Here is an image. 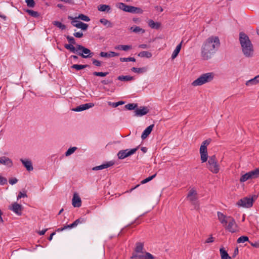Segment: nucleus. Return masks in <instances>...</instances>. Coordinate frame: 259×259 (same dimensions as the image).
I'll return each mask as SVG.
<instances>
[{
	"label": "nucleus",
	"mask_w": 259,
	"mask_h": 259,
	"mask_svg": "<svg viewBox=\"0 0 259 259\" xmlns=\"http://www.w3.org/2000/svg\"><path fill=\"white\" fill-rule=\"evenodd\" d=\"M220 41L216 36L208 37L203 43L201 49V57L203 60L211 58L219 48Z\"/></svg>",
	"instance_id": "obj_1"
},
{
	"label": "nucleus",
	"mask_w": 259,
	"mask_h": 259,
	"mask_svg": "<svg viewBox=\"0 0 259 259\" xmlns=\"http://www.w3.org/2000/svg\"><path fill=\"white\" fill-rule=\"evenodd\" d=\"M64 47L73 53H77L83 58H91L94 55V53L91 52L90 49L80 45H77L76 48L71 45H65Z\"/></svg>",
	"instance_id": "obj_2"
},
{
	"label": "nucleus",
	"mask_w": 259,
	"mask_h": 259,
	"mask_svg": "<svg viewBox=\"0 0 259 259\" xmlns=\"http://www.w3.org/2000/svg\"><path fill=\"white\" fill-rule=\"evenodd\" d=\"M215 76L213 72H208L201 74L198 78L194 80L192 85L196 87L200 86L213 80Z\"/></svg>",
	"instance_id": "obj_3"
},
{
	"label": "nucleus",
	"mask_w": 259,
	"mask_h": 259,
	"mask_svg": "<svg viewBox=\"0 0 259 259\" xmlns=\"http://www.w3.org/2000/svg\"><path fill=\"white\" fill-rule=\"evenodd\" d=\"M207 167L213 174H216L219 172L220 166L215 156L213 155L209 157Z\"/></svg>",
	"instance_id": "obj_4"
},
{
	"label": "nucleus",
	"mask_w": 259,
	"mask_h": 259,
	"mask_svg": "<svg viewBox=\"0 0 259 259\" xmlns=\"http://www.w3.org/2000/svg\"><path fill=\"white\" fill-rule=\"evenodd\" d=\"M257 198V196L255 195L244 197L237 202V205L240 207L250 208L252 207L253 202Z\"/></svg>",
	"instance_id": "obj_5"
},
{
	"label": "nucleus",
	"mask_w": 259,
	"mask_h": 259,
	"mask_svg": "<svg viewBox=\"0 0 259 259\" xmlns=\"http://www.w3.org/2000/svg\"><path fill=\"white\" fill-rule=\"evenodd\" d=\"M259 178V167L250 171L242 175L240 179V182H244L248 180H252Z\"/></svg>",
	"instance_id": "obj_6"
},
{
	"label": "nucleus",
	"mask_w": 259,
	"mask_h": 259,
	"mask_svg": "<svg viewBox=\"0 0 259 259\" xmlns=\"http://www.w3.org/2000/svg\"><path fill=\"white\" fill-rule=\"evenodd\" d=\"M187 199L194 206L195 209L198 208L199 204L197 201V193L195 190L192 189L190 190L187 195Z\"/></svg>",
	"instance_id": "obj_7"
},
{
	"label": "nucleus",
	"mask_w": 259,
	"mask_h": 259,
	"mask_svg": "<svg viewBox=\"0 0 259 259\" xmlns=\"http://www.w3.org/2000/svg\"><path fill=\"white\" fill-rule=\"evenodd\" d=\"M138 147H137L136 148H134V149L120 150L117 153V156L119 159H123L134 154L136 152V151L138 150Z\"/></svg>",
	"instance_id": "obj_8"
},
{
	"label": "nucleus",
	"mask_w": 259,
	"mask_h": 259,
	"mask_svg": "<svg viewBox=\"0 0 259 259\" xmlns=\"http://www.w3.org/2000/svg\"><path fill=\"white\" fill-rule=\"evenodd\" d=\"M224 227L225 228L226 230L231 233H234L237 230V225L236 222L232 217L230 218H229L227 224H226Z\"/></svg>",
	"instance_id": "obj_9"
},
{
	"label": "nucleus",
	"mask_w": 259,
	"mask_h": 259,
	"mask_svg": "<svg viewBox=\"0 0 259 259\" xmlns=\"http://www.w3.org/2000/svg\"><path fill=\"white\" fill-rule=\"evenodd\" d=\"M144 249V243L142 242H137L136 244V247L135 249V251L133 252L132 256H131V258L136 259V257H134L135 255H142L144 253L143 252Z\"/></svg>",
	"instance_id": "obj_10"
},
{
	"label": "nucleus",
	"mask_w": 259,
	"mask_h": 259,
	"mask_svg": "<svg viewBox=\"0 0 259 259\" xmlns=\"http://www.w3.org/2000/svg\"><path fill=\"white\" fill-rule=\"evenodd\" d=\"M239 41L241 46L252 45L248 36L243 32L239 33Z\"/></svg>",
	"instance_id": "obj_11"
},
{
	"label": "nucleus",
	"mask_w": 259,
	"mask_h": 259,
	"mask_svg": "<svg viewBox=\"0 0 259 259\" xmlns=\"http://www.w3.org/2000/svg\"><path fill=\"white\" fill-rule=\"evenodd\" d=\"M243 54L246 57H250L252 56L253 53V46H241Z\"/></svg>",
	"instance_id": "obj_12"
},
{
	"label": "nucleus",
	"mask_w": 259,
	"mask_h": 259,
	"mask_svg": "<svg viewBox=\"0 0 259 259\" xmlns=\"http://www.w3.org/2000/svg\"><path fill=\"white\" fill-rule=\"evenodd\" d=\"M9 209L18 215L22 214V206L16 202L13 203L11 206H10Z\"/></svg>",
	"instance_id": "obj_13"
},
{
	"label": "nucleus",
	"mask_w": 259,
	"mask_h": 259,
	"mask_svg": "<svg viewBox=\"0 0 259 259\" xmlns=\"http://www.w3.org/2000/svg\"><path fill=\"white\" fill-rule=\"evenodd\" d=\"M94 106V104L93 103H89L84 104L80 105L79 106H77L76 107L72 109V110L75 112H80L82 111H84L87 109H89L91 108H92Z\"/></svg>",
	"instance_id": "obj_14"
},
{
	"label": "nucleus",
	"mask_w": 259,
	"mask_h": 259,
	"mask_svg": "<svg viewBox=\"0 0 259 259\" xmlns=\"http://www.w3.org/2000/svg\"><path fill=\"white\" fill-rule=\"evenodd\" d=\"M200 154L202 162H206L208 159L207 147H205L203 145H201L200 147Z\"/></svg>",
	"instance_id": "obj_15"
},
{
	"label": "nucleus",
	"mask_w": 259,
	"mask_h": 259,
	"mask_svg": "<svg viewBox=\"0 0 259 259\" xmlns=\"http://www.w3.org/2000/svg\"><path fill=\"white\" fill-rule=\"evenodd\" d=\"M72 204L74 207H79L81 205V200L77 193L73 194Z\"/></svg>",
	"instance_id": "obj_16"
},
{
	"label": "nucleus",
	"mask_w": 259,
	"mask_h": 259,
	"mask_svg": "<svg viewBox=\"0 0 259 259\" xmlns=\"http://www.w3.org/2000/svg\"><path fill=\"white\" fill-rule=\"evenodd\" d=\"M149 112V109L146 107H141L139 109H137L135 111V116H142L146 115Z\"/></svg>",
	"instance_id": "obj_17"
},
{
	"label": "nucleus",
	"mask_w": 259,
	"mask_h": 259,
	"mask_svg": "<svg viewBox=\"0 0 259 259\" xmlns=\"http://www.w3.org/2000/svg\"><path fill=\"white\" fill-rule=\"evenodd\" d=\"M217 214L219 221L223 225V226L226 224H227V222L229 220V218H230L231 217V216L225 215L223 213L220 211L218 212Z\"/></svg>",
	"instance_id": "obj_18"
},
{
	"label": "nucleus",
	"mask_w": 259,
	"mask_h": 259,
	"mask_svg": "<svg viewBox=\"0 0 259 259\" xmlns=\"http://www.w3.org/2000/svg\"><path fill=\"white\" fill-rule=\"evenodd\" d=\"M20 161L28 171H32L33 169L32 163L30 160L21 159Z\"/></svg>",
	"instance_id": "obj_19"
},
{
	"label": "nucleus",
	"mask_w": 259,
	"mask_h": 259,
	"mask_svg": "<svg viewBox=\"0 0 259 259\" xmlns=\"http://www.w3.org/2000/svg\"><path fill=\"white\" fill-rule=\"evenodd\" d=\"M114 162L113 161H110L106 162V163H104L102 165L94 167L93 168V170H102L103 169L106 168L110 166H111L113 165H114Z\"/></svg>",
	"instance_id": "obj_20"
},
{
	"label": "nucleus",
	"mask_w": 259,
	"mask_h": 259,
	"mask_svg": "<svg viewBox=\"0 0 259 259\" xmlns=\"http://www.w3.org/2000/svg\"><path fill=\"white\" fill-rule=\"evenodd\" d=\"M0 163L6 165L9 167H11L13 165L12 160L9 157L5 156L0 157Z\"/></svg>",
	"instance_id": "obj_21"
},
{
	"label": "nucleus",
	"mask_w": 259,
	"mask_h": 259,
	"mask_svg": "<svg viewBox=\"0 0 259 259\" xmlns=\"http://www.w3.org/2000/svg\"><path fill=\"white\" fill-rule=\"evenodd\" d=\"M154 124H151L150 125H149V126H148L144 131V132H143L142 134V136H141V138L144 140L145 139H146L148 136L151 133V132H152L153 127H154Z\"/></svg>",
	"instance_id": "obj_22"
},
{
	"label": "nucleus",
	"mask_w": 259,
	"mask_h": 259,
	"mask_svg": "<svg viewBox=\"0 0 259 259\" xmlns=\"http://www.w3.org/2000/svg\"><path fill=\"white\" fill-rule=\"evenodd\" d=\"M119 54L117 53H115L114 52H101L100 53V56L102 57H106V58H111L115 56H118Z\"/></svg>",
	"instance_id": "obj_23"
},
{
	"label": "nucleus",
	"mask_w": 259,
	"mask_h": 259,
	"mask_svg": "<svg viewBox=\"0 0 259 259\" xmlns=\"http://www.w3.org/2000/svg\"><path fill=\"white\" fill-rule=\"evenodd\" d=\"M136 259H154V256L151 253L145 252L142 255H135Z\"/></svg>",
	"instance_id": "obj_24"
},
{
	"label": "nucleus",
	"mask_w": 259,
	"mask_h": 259,
	"mask_svg": "<svg viewBox=\"0 0 259 259\" xmlns=\"http://www.w3.org/2000/svg\"><path fill=\"white\" fill-rule=\"evenodd\" d=\"M85 220L83 218H80L77 220H76L73 223L71 224L68 225V228L71 229L76 227L79 224L83 223L85 222Z\"/></svg>",
	"instance_id": "obj_25"
},
{
	"label": "nucleus",
	"mask_w": 259,
	"mask_h": 259,
	"mask_svg": "<svg viewBox=\"0 0 259 259\" xmlns=\"http://www.w3.org/2000/svg\"><path fill=\"white\" fill-rule=\"evenodd\" d=\"M259 82V75L256 76L253 78H252L248 81H247L245 83V84L247 86H251L252 85H254Z\"/></svg>",
	"instance_id": "obj_26"
},
{
	"label": "nucleus",
	"mask_w": 259,
	"mask_h": 259,
	"mask_svg": "<svg viewBox=\"0 0 259 259\" xmlns=\"http://www.w3.org/2000/svg\"><path fill=\"white\" fill-rule=\"evenodd\" d=\"M220 252L222 259H232L224 247H221L220 249Z\"/></svg>",
	"instance_id": "obj_27"
},
{
	"label": "nucleus",
	"mask_w": 259,
	"mask_h": 259,
	"mask_svg": "<svg viewBox=\"0 0 259 259\" xmlns=\"http://www.w3.org/2000/svg\"><path fill=\"white\" fill-rule=\"evenodd\" d=\"M148 26L153 29H158L160 26V24L158 22H155L152 20H149L148 22Z\"/></svg>",
	"instance_id": "obj_28"
},
{
	"label": "nucleus",
	"mask_w": 259,
	"mask_h": 259,
	"mask_svg": "<svg viewBox=\"0 0 259 259\" xmlns=\"http://www.w3.org/2000/svg\"><path fill=\"white\" fill-rule=\"evenodd\" d=\"M98 10L101 12H109L110 11L111 8L109 5H100L98 6Z\"/></svg>",
	"instance_id": "obj_29"
},
{
	"label": "nucleus",
	"mask_w": 259,
	"mask_h": 259,
	"mask_svg": "<svg viewBox=\"0 0 259 259\" xmlns=\"http://www.w3.org/2000/svg\"><path fill=\"white\" fill-rule=\"evenodd\" d=\"M182 43V42H181L179 45H178L177 46L175 50H174V51L173 52L172 55H171L172 59H174L175 58H176L177 56H178V54L179 53V52L181 50V49Z\"/></svg>",
	"instance_id": "obj_30"
},
{
	"label": "nucleus",
	"mask_w": 259,
	"mask_h": 259,
	"mask_svg": "<svg viewBox=\"0 0 259 259\" xmlns=\"http://www.w3.org/2000/svg\"><path fill=\"white\" fill-rule=\"evenodd\" d=\"M75 27L78 28H80L82 30H86L88 29L89 25L87 24L84 23L80 21L77 22V24H75Z\"/></svg>",
	"instance_id": "obj_31"
},
{
	"label": "nucleus",
	"mask_w": 259,
	"mask_h": 259,
	"mask_svg": "<svg viewBox=\"0 0 259 259\" xmlns=\"http://www.w3.org/2000/svg\"><path fill=\"white\" fill-rule=\"evenodd\" d=\"M131 70L135 73H143L147 71V68L146 67H142V68L133 67V68H132Z\"/></svg>",
	"instance_id": "obj_32"
},
{
	"label": "nucleus",
	"mask_w": 259,
	"mask_h": 259,
	"mask_svg": "<svg viewBox=\"0 0 259 259\" xmlns=\"http://www.w3.org/2000/svg\"><path fill=\"white\" fill-rule=\"evenodd\" d=\"M117 79L121 81H130V80H133L134 79V77L131 76L129 75H126V76L121 75V76H119L117 77Z\"/></svg>",
	"instance_id": "obj_33"
},
{
	"label": "nucleus",
	"mask_w": 259,
	"mask_h": 259,
	"mask_svg": "<svg viewBox=\"0 0 259 259\" xmlns=\"http://www.w3.org/2000/svg\"><path fill=\"white\" fill-rule=\"evenodd\" d=\"M100 22L104 25L106 26L107 27L111 28L113 26L112 23L106 19H101L100 20Z\"/></svg>",
	"instance_id": "obj_34"
},
{
	"label": "nucleus",
	"mask_w": 259,
	"mask_h": 259,
	"mask_svg": "<svg viewBox=\"0 0 259 259\" xmlns=\"http://www.w3.org/2000/svg\"><path fill=\"white\" fill-rule=\"evenodd\" d=\"M25 12L27 13L30 16L34 18H37L39 16L37 12L34 11L32 10L27 9L25 10Z\"/></svg>",
	"instance_id": "obj_35"
},
{
	"label": "nucleus",
	"mask_w": 259,
	"mask_h": 259,
	"mask_svg": "<svg viewBox=\"0 0 259 259\" xmlns=\"http://www.w3.org/2000/svg\"><path fill=\"white\" fill-rule=\"evenodd\" d=\"M130 30L135 33L142 32V33L145 32V30L140 28L139 26L131 27Z\"/></svg>",
	"instance_id": "obj_36"
},
{
	"label": "nucleus",
	"mask_w": 259,
	"mask_h": 259,
	"mask_svg": "<svg viewBox=\"0 0 259 259\" xmlns=\"http://www.w3.org/2000/svg\"><path fill=\"white\" fill-rule=\"evenodd\" d=\"M131 9L132 10L130 12L131 13L142 14L143 12V11L141 8L138 7L132 6Z\"/></svg>",
	"instance_id": "obj_37"
},
{
	"label": "nucleus",
	"mask_w": 259,
	"mask_h": 259,
	"mask_svg": "<svg viewBox=\"0 0 259 259\" xmlns=\"http://www.w3.org/2000/svg\"><path fill=\"white\" fill-rule=\"evenodd\" d=\"M138 56L141 57H146L149 58L152 57V54L149 52L142 51L139 54Z\"/></svg>",
	"instance_id": "obj_38"
},
{
	"label": "nucleus",
	"mask_w": 259,
	"mask_h": 259,
	"mask_svg": "<svg viewBox=\"0 0 259 259\" xmlns=\"http://www.w3.org/2000/svg\"><path fill=\"white\" fill-rule=\"evenodd\" d=\"M53 24L61 30H64L66 28V26L59 21H55L53 22Z\"/></svg>",
	"instance_id": "obj_39"
},
{
	"label": "nucleus",
	"mask_w": 259,
	"mask_h": 259,
	"mask_svg": "<svg viewBox=\"0 0 259 259\" xmlns=\"http://www.w3.org/2000/svg\"><path fill=\"white\" fill-rule=\"evenodd\" d=\"M88 65H78V64H74L71 66V68L73 69H75L77 70H80L81 69H84L88 67Z\"/></svg>",
	"instance_id": "obj_40"
},
{
	"label": "nucleus",
	"mask_w": 259,
	"mask_h": 259,
	"mask_svg": "<svg viewBox=\"0 0 259 259\" xmlns=\"http://www.w3.org/2000/svg\"><path fill=\"white\" fill-rule=\"evenodd\" d=\"M77 149V147H73L69 148L67 151L65 152V156H68L73 153L75 150Z\"/></svg>",
	"instance_id": "obj_41"
},
{
	"label": "nucleus",
	"mask_w": 259,
	"mask_h": 259,
	"mask_svg": "<svg viewBox=\"0 0 259 259\" xmlns=\"http://www.w3.org/2000/svg\"><path fill=\"white\" fill-rule=\"evenodd\" d=\"M137 107V104H134V103L128 104L125 106V108L126 109L129 110H132L135 109Z\"/></svg>",
	"instance_id": "obj_42"
},
{
	"label": "nucleus",
	"mask_w": 259,
	"mask_h": 259,
	"mask_svg": "<svg viewBox=\"0 0 259 259\" xmlns=\"http://www.w3.org/2000/svg\"><path fill=\"white\" fill-rule=\"evenodd\" d=\"M248 239H248V237L245 236H241L239 238H238L237 241V243H244L246 241H248Z\"/></svg>",
	"instance_id": "obj_43"
},
{
	"label": "nucleus",
	"mask_w": 259,
	"mask_h": 259,
	"mask_svg": "<svg viewBox=\"0 0 259 259\" xmlns=\"http://www.w3.org/2000/svg\"><path fill=\"white\" fill-rule=\"evenodd\" d=\"M93 74L95 76L104 77L107 75L109 74V73L108 72H94Z\"/></svg>",
	"instance_id": "obj_44"
},
{
	"label": "nucleus",
	"mask_w": 259,
	"mask_h": 259,
	"mask_svg": "<svg viewBox=\"0 0 259 259\" xmlns=\"http://www.w3.org/2000/svg\"><path fill=\"white\" fill-rule=\"evenodd\" d=\"M156 176V174L150 176V177H149L148 178L142 180L141 182V183L142 184H145V183H147L148 182H149V181H150L151 180H152L153 179H154Z\"/></svg>",
	"instance_id": "obj_45"
},
{
	"label": "nucleus",
	"mask_w": 259,
	"mask_h": 259,
	"mask_svg": "<svg viewBox=\"0 0 259 259\" xmlns=\"http://www.w3.org/2000/svg\"><path fill=\"white\" fill-rule=\"evenodd\" d=\"M78 19H80L84 21L89 22L90 20L89 17L83 14H79L77 17Z\"/></svg>",
	"instance_id": "obj_46"
},
{
	"label": "nucleus",
	"mask_w": 259,
	"mask_h": 259,
	"mask_svg": "<svg viewBox=\"0 0 259 259\" xmlns=\"http://www.w3.org/2000/svg\"><path fill=\"white\" fill-rule=\"evenodd\" d=\"M120 60L121 62H127V61L135 62L136 61V59L134 57L120 58Z\"/></svg>",
	"instance_id": "obj_47"
},
{
	"label": "nucleus",
	"mask_w": 259,
	"mask_h": 259,
	"mask_svg": "<svg viewBox=\"0 0 259 259\" xmlns=\"http://www.w3.org/2000/svg\"><path fill=\"white\" fill-rule=\"evenodd\" d=\"M66 38L68 40V41L70 42L69 45H71L72 46H73V45H75L76 42L74 37L69 35H67L66 36Z\"/></svg>",
	"instance_id": "obj_48"
},
{
	"label": "nucleus",
	"mask_w": 259,
	"mask_h": 259,
	"mask_svg": "<svg viewBox=\"0 0 259 259\" xmlns=\"http://www.w3.org/2000/svg\"><path fill=\"white\" fill-rule=\"evenodd\" d=\"M25 2L28 7L33 8L35 6V2L33 0H25Z\"/></svg>",
	"instance_id": "obj_49"
},
{
	"label": "nucleus",
	"mask_w": 259,
	"mask_h": 259,
	"mask_svg": "<svg viewBox=\"0 0 259 259\" xmlns=\"http://www.w3.org/2000/svg\"><path fill=\"white\" fill-rule=\"evenodd\" d=\"M92 61H93V64L96 66H97V67H100L102 65V63L101 61H98L97 60H96L95 59H92Z\"/></svg>",
	"instance_id": "obj_50"
},
{
	"label": "nucleus",
	"mask_w": 259,
	"mask_h": 259,
	"mask_svg": "<svg viewBox=\"0 0 259 259\" xmlns=\"http://www.w3.org/2000/svg\"><path fill=\"white\" fill-rule=\"evenodd\" d=\"M125 6L126 5L122 3H119L117 4L118 8L124 11H125Z\"/></svg>",
	"instance_id": "obj_51"
},
{
	"label": "nucleus",
	"mask_w": 259,
	"mask_h": 259,
	"mask_svg": "<svg viewBox=\"0 0 259 259\" xmlns=\"http://www.w3.org/2000/svg\"><path fill=\"white\" fill-rule=\"evenodd\" d=\"M69 18L72 20L71 23L74 27H75V24H77V22H79V21H77L76 20L77 19H78V18L77 17H76L75 18H72L71 17H69Z\"/></svg>",
	"instance_id": "obj_52"
},
{
	"label": "nucleus",
	"mask_w": 259,
	"mask_h": 259,
	"mask_svg": "<svg viewBox=\"0 0 259 259\" xmlns=\"http://www.w3.org/2000/svg\"><path fill=\"white\" fill-rule=\"evenodd\" d=\"M7 183V180L6 178L3 177L0 175V185H4Z\"/></svg>",
	"instance_id": "obj_53"
},
{
	"label": "nucleus",
	"mask_w": 259,
	"mask_h": 259,
	"mask_svg": "<svg viewBox=\"0 0 259 259\" xmlns=\"http://www.w3.org/2000/svg\"><path fill=\"white\" fill-rule=\"evenodd\" d=\"M211 141V140L210 139H208L202 142L201 145H203L204 146H205V147H207V146L210 144Z\"/></svg>",
	"instance_id": "obj_54"
},
{
	"label": "nucleus",
	"mask_w": 259,
	"mask_h": 259,
	"mask_svg": "<svg viewBox=\"0 0 259 259\" xmlns=\"http://www.w3.org/2000/svg\"><path fill=\"white\" fill-rule=\"evenodd\" d=\"M27 197V195H26V194L25 193H22V192H20L19 193V194L17 196V199H19L21 198H24V197Z\"/></svg>",
	"instance_id": "obj_55"
},
{
	"label": "nucleus",
	"mask_w": 259,
	"mask_h": 259,
	"mask_svg": "<svg viewBox=\"0 0 259 259\" xmlns=\"http://www.w3.org/2000/svg\"><path fill=\"white\" fill-rule=\"evenodd\" d=\"M17 182L18 180L16 178L10 179L9 180V182L11 185L15 184L16 183H17Z\"/></svg>",
	"instance_id": "obj_56"
},
{
	"label": "nucleus",
	"mask_w": 259,
	"mask_h": 259,
	"mask_svg": "<svg viewBox=\"0 0 259 259\" xmlns=\"http://www.w3.org/2000/svg\"><path fill=\"white\" fill-rule=\"evenodd\" d=\"M213 241L214 238L212 236V235H210V237L205 240V243H212Z\"/></svg>",
	"instance_id": "obj_57"
},
{
	"label": "nucleus",
	"mask_w": 259,
	"mask_h": 259,
	"mask_svg": "<svg viewBox=\"0 0 259 259\" xmlns=\"http://www.w3.org/2000/svg\"><path fill=\"white\" fill-rule=\"evenodd\" d=\"M73 35L77 38H81L83 36V33L80 32H75L73 33Z\"/></svg>",
	"instance_id": "obj_58"
},
{
	"label": "nucleus",
	"mask_w": 259,
	"mask_h": 259,
	"mask_svg": "<svg viewBox=\"0 0 259 259\" xmlns=\"http://www.w3.org/2000/svg\"><path fill=\"white\" fill-rule=\"evenodd\" d=\"M132 48V46L130 45H123L122 50L127 51Z\"/></svg>",
	"instance_id": "obj_59"
},
{
	"label": "nucleus",
	"mask_w": 259,
	"mask_h": 259,
	"mask_svg": "<svg viewBox=\"0 0 259 259\" xmlns=\"http://www.w3.org/2000/svg\"><path fill=\"white\" fill-rule=\"evenodd\" d=\"M68 226V225H65L63 227L58 228L56 231L57 232H61L65 229H69Z\"/></svg>",
	"instance_id": "obj_60"
},
{
	"label": "nucleus",
	"mask_w": 259,
	"mask_h": 259,
	"mask_svg": "<svg viewBox=\"0 0 259 259\" xmlns=\"http://www.w3.org/2000/svg\"><path fill=\"white\" fill-rule=\"evenodd\" d=\"M132 6H128V5H126L125 6V12H131V11L132 10Z\"/></svg>",
	"instance_id": "obj_61"
},
{
	"label": "nucleus",
	"mask_w": 259,
	"mask_h": 259,
	"mask_svg": "<svg viewBox=\"0 0 259 259\" xmlns=\"http://www.w3.org/2000/svg\"><path fill=\"white\" fill-rule=\"evenodd\" d=\"M48 230V229H45L44 230H42L41 231H38L37 233L40 235H43L45 234V233L46 232V231Z\"/></svg>",
	"instance_id": "obj_62"
},
{
	"label": "nucleus",
	"mask_w": 259,
	"mask_h": 259,
	"mask_svg": "<svg viewBox=\"0 0 259 259\" xmlns=\"http://www.w3.org/2000/svg\"><path fill=\"white\" fill-rule=\"evenodd\" d=\"M108 105L109 106H111L113 107H116V102L114 103V102H108Z\"/></svg>",
	"instance_id": "obj_63"
},
{
	"label": "nucleus",
	"mask_w": 259,
	"mask_h": 259,
	"mask_svg": "<svg viewBox=\"0 0 259 259\" xmlns=\"http://www.w3.org/2000/svg\"><path fill=\"white\" fill-rule=\"evenodd\" d=\"M111 81H109V80H102L101 81V83L103 84H108L109 83H110Z\"/></svg>",
	"instance_id": "obj_64"
}]
</instances>
